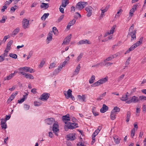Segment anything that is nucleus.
Returning a JSON list of instances; mask_svg holds the SVG:
<instances>
[{"label": "nucleus", "instance_id": "obj_62", "mask_svg": "<svg viewBox=\"0 0 146 146\" xmlns=\"http://www.w3.org/2000/svg\"><path fill=\"white\" fill-rule=\"evenodd\" d=\"M99 132L100 131H99V130L96 129V130L95 132L93 133L92 135H94L95 136H96L98 134Z\"/></svg>", "mask_w": 146, "mask_h": 146}, {"label": "nucleus", "instance_id": "obj_16", "mask_svg": "<svg viewBox=\"0 0 146 146\" xmlns=\"http://www.w3.org/2000/svg\"><path fill=\"white\" fill-rule=\"evenodd\" d=\"M71 35H70L67 36V37L64 39L62 44V45H67L68 44L70 40Z\"/></svg>", "mask_w": 146, "mask_h": 146}, {"label": "nucleus", "instance_id": "obj_47", "mask_svg": "<svg viewBox=\"0 0 146 146\" xmlns=\"http://www.w3.org/2000/svg\"><path fill=\"white\" fill-rule=\"evenodd\" d=\"M9 56L10 57L15 59L17 58V55L16 54L13 53H10Z\"/></svg>", "mask_w": 146, "mask_h": 146}, {"label": "nucleus", "instance_id": "obj_34", "mask_svg": "<svg viewBox=\"0 0 146 146\" xmlns=\"http://www.w3.org/2000/svg\"><path fill=\"white\" fill-rule=\"evenodd\" d=\"M101 10L102 11V12L101 15L100 17H103L104 13L107 11L108 8L106 7L104 9H103L102 8L101 9Z\"/></svg>", "mask_w": 146, "mask_h": 146}, {"label": "nucleus", "instance_id": "obj_49", "mask_svg": "<svg viewBox=\"0 0 146 146\" xmlns=\"http://www.w3.org/2000/svg\"><path fill=\"white\" fill-rule=\"evenodd\" d=\"M17 7L16 5H15L14 7H13L11 8L10 11L12 12V13H14L15 12L17 9Z\"/></svg>", "mask_w": 146, "mask_h": 146}, {"label": "nucleus", "instance_id": "obj_23", "mask_svg": "<svg viewBox=\"0 0 146 146\" xmlns=\"http://www.w3.org/2000/svg\"><path fill=\"white\" fill-rule=\"evenodd\" d=\"M136 47H137L134 44L129 48L126 51L125 53V54L129 53L130 51L133 50Z\"/></svg>", "mask_w": 146, "mask_h": 146}, {"label": "nucleus", "instance_id": "obj_20", "mask_svg": "<svg viewBox=\"0 0 146 146\" xmlns=\"http://www.w3.org/2000/svg\"><path fill=\"white\" fill-rule=\"evenodd\" d=\"M80 64H78L76 67V68L73 73V76H76L77 75L80 70Z\"/></svg>", "mask_w": 146, "mask_h": 146}, {"label": "nucleus", "instance_id": "obj_8", "mask_svg": "<svg viewBox=\"0 0 146 146\" xmlns=\"http://www.w3.org/2000/svg\"><path fill=\"white\" fill-rule=\"evenodd\" d=\"M29 21L28 20L24 18L22 21V26L24 29L29 27Z\"/></svg>", "mask_w": 146, "mask_h": 146}, {"label": "nucleus", "instance_id": "obj_14", "mask_svg": "<svg viewBox=\"0 0 146 146\" xmlns=\"http://www.w3.org/2000/svg\"><path fill=\"white\" fill-rule=\"evenodd\" d=\"M91 41L88 40L84 39L80 40L78 43V45H82L83 44H91Z\"/></svg>", "mask_w": 146, "mask_h": 146}, {"label": "nucleus", "instance_id": "obj_30", "mask_svg": "<svg viewBox=\"0 0 146 146\" xmlns=\"http://www.w3.org/2000/svg\"><path fill=\"white\" fill-rule=\"evenodd\" d=\"M40 7L41 8H44L46 9L48 7L49 5L48 3H42L40 5Z\"/></svg>", "mask_w": 146, "mask_h": 146}, {"label": "nucleus", "instance_id": "obj_24", "mask_svg": "<svg viewBox=\"0 0 146 146\" xmlns=\"http://www.w3.org/2000/svg\"><path fill=\"white\" fill-rule=\"evenodd\" d=\"M108 107L106 105L103 104L102 108L100 110V111L102 113H104L108 110Z\"/></svg>", "mask_w": 146, "mask_h": 146}, {"label": "nucleus", "instance_id": "obj_51", "mask_svg": "<svg viewBox=\"0 0 146 146\" xmlns=\"http://www.w3.org/2000/svg\"><path fill=\"white\" fill-rule=\"evenodd\" d=\"M64 15H62L58 18V22H60L64 18Z\"/></svg>", "mask_w": 146, "mask_h": 146}, {"label": "nucleus", "instance_id": "obj_52", "mask_svg": "<svg viewBox=\"0 0 146 146\" xmlns=\"http://www.w3.org/2000/svg\"><path fill=\"white\" fill-rule=\"evenodd\" d=\"M83 54L82 53H81L78 56L77 58V60L79 62L80 60V59L82 58L83 56Z\"/></svg>", "mask_w": 146, "mask_h": 146}, {"label": "nucleus", "instance_id": "obj_28", "mask_svg": "<svg viewBox=\"0 0 146 146\" xmlns=\"http://www.w3.org/2000/svg\"><path fill=\"white\" fill-rule=\"evenodd\" d=\"M25 93L26 94V95H24L23 96V98H22L20 100H18V103H22L25 101V99L27 98V96L28 94H26V93Z\"/></svg>", "mask_w": 146, "mask_h": 146}, {"label": "nucleus", "instance_id": "obj_57", "mask_svg": "<svg viewBox=\"0 0 146 146\" xmlns=\"http://www.w3.org/2000/svg\"><path fill=\"white\" fill-rule=\"evenodd\" d=\"M92 113L95 116H97L98 115V113L95 111L94 108H93L92 109Z\"/></svg>", "mask_w": 146, "mask_h": 146}, {"label": "nucleus", "instance_id": "obj_61", "mask_svg": "<svg viewBox=\"0 0 146 146\" xmlns=\"http://www.w3.org/2000/svg\"><path fill=\"white\" fill-rule=\"evenodd\" d=\"M68 4V3H66L62 2V5L60 6H62V7L65 8Z\"/></svg>", "mask_w": 146, "mask_h": 146}, {"label": "nucleus", "instance_id": "obj_59", "mask_svg": "<svg viewBox=\"0 0 146 146\" xmlns=\"http://www.w3.org/2000/svg\"><path fill=\"white\" fill-rule=\"evenodd\" d=\"M45 63V62L44 61H42L39 65V67L40 68L42 67L43 65H44Z\"/></svg>", "mask_w": 146, "mask_h": 146}, {"label": "nucleus", "instance_id": "obj_17", "mask_svg": "<svg viewBox=\"0 0 146 146\" xmlns=\"http://www.w3.org/2000/svg\"><path fill=\"white\" fill-rule=\"evenodd\" d=\"M62 120L65 124H66L67 122L70 120L69 115L67 114L62 117Z\"/></svg>", "mask_w": 146, "mask_h": 146}, {"label": "nucleus", "instance_id": "obj_55", "mask_svg": "<svg viewBox=\"0 0 146 146\" xmlns=\"http://www.w3.org/2000/svg\"><path fill=\"white\" fill-rule=\"evenodd\" d=\"M63 67V65H62V64H60L57 68V70H58V72H60Z\"/></svg>", "mask_w": 146, "mask_h": 146}, {"label": "nucleus", "instance_id": "obj_3", "mask_svg": "<svg viewBox=\"0 0 146 146\" xmlns=\"http://www.w3.org/2000/svg\"><path fill=\"white\" fill-rule=\"evenodd\" d=\"M72 91L70 89H69L67 92L65 91H64V94L66 99H68L70 98L72 100L75 99L74 97L72 95Z\"/></svg>", "mask_w": 146, "mask_h": 146}, {"label": "nucleus", "instance_id": "obj_44", "mask_svg": "<svg viewBox=\"0 0 146 146\" xmlns=\"http://www.w3.org/2000/svg\"><path fill=\"white\" fill-rule=\"evenodd\" d=\"M53 32L54 33L55 35H57L58 34V31L56 27H53Z\"/></svg>", "mask_w": 146, "mask_h": 146}, {"label": "nucleus", "instance_id": "obj_26", "mask_svg": "<svg viewBox=\"0 0 146 146\" xmlns=\"http://www.w3.org/2000/svg\"><path fill=\"white\" fill-rule=\"evenodd\" d=\"M13 42V40H11L7 44L5 50H8V51H9L10 49L11 46Z\"/></svg>", "mask_w": 146, "mask_h": 146}, {"label": "nucleus", "instance_id": "obj_36", "mask_svg": "<svg viewBox=\"0 0 146 146\" xmlns=\"http://www.w3.org/2000/svg\"><path fill=\"white\" fill-rule=\"evenodd\" d=\"M49 13H45L41 17V19L42 20H45L48 17L49 15Z\"/></svg>", "mask_w": 146, "mask_h": 146}, {"label": "nucleus", "instance_id": "obj_64", "mask_svg": "<svg viewBox=\"0 0 146 146\" xmlns=\"http://www.w3.org/2000/svg\"><path fill=\"white\" fill-rule=\"evenodd\" d=\"M9 38V35L5 36L3 39V41L4 42H5L6 40Z\"/></svg>", "mask_w": 146, "mask_h": 146}, {"label": "nucleus", "instance_id": "obj_4", "mask_svg": "<svg viewBox=\"0 0 146 146\" xmlns=\"http://www.w3.org/2000/svg\"><path fill=\"white\" fill-rule=\"evenodd\" d=\"M19 73L24 76V77L27 79H33L34 77L32 74L30 73H26L22 71H20Z\"/></svg>", "mask_w": 146, "mask_h": 146}, {"label": "nucleus", "instance_id": "obj_6", "mask_svg": "<svg viewBox=\"0 0 146 146\" xmlns=\"http://www.w3.org/2000/svg\"><path fill=\"white\" fill-rule=\"evenodd\" d=\"M50 94L46 93H43L39 99L42 101H46L49 98Z\"/></svg>", "mask_w": 146, "mask_h": 146}, {"label": "nucleus", "instance_id": "obj_2", "mask_svg": "<svg viewBox=\"0 0 146 146\" xmlns=\"http://www.w3.org/2000/svg\"><path fill=\"white\" fill-rule=\"evenodd\" d=\"M18 70L20 71H22L23 70L25 72L30 73H33L35 72V70L33 69L28 66L20 67L19 68Z\"/></svg>", "mask_w": 146, "mask_h": 146}, {"label": "nucleus", "instance_id": "obj_42", "mask_svg": "<svg viewBox=\"0 0 146 146\" xmlns=\"http://www.w3.org/2000/svg\"><path fill=\"white\" fill-rule=\"evenodd\" d=\"M9 51H8V50H4L3 54H1V55L2 56H3L5 59V57H7L8 55V53Z\"/></svg>", "mask_w": 146, "mask_h": 146}, {"label": "nucleus", "instance_id": "obj_48", "mask_svg": "<svg viewBox=\"0 0 146 146\" xmlns=\"http://www.w3.org/2000/svg\"><path fill=\"white\" fill-rule=\"evenodd\" d=\"M135 11L132 8L130 11V12H129V16L131 17H132L133 16V13Z\"/></svg>", "mask_w": 146, "mask_h": 146}, {"label": "nucleus", "instance_id": "obj_11", "mask_svg": "<svg viewBox=\"0 0 146 146\" xmlns=\"http://www.w3.org/2000/svg\"><path fill=\"white\" fill-rule=\"evenodd\" d=\"M75 133H70L67 135V139L68 140L73 141L75 140L76 137Z\"/></svg>", "mask_w": 146, "mask_h": 146}, {"label": "nucleus", "instance_id": "obj_43", "mask_svg": "<svg viewBox=\"0 0 146 146\" xmlns=\"http://www.w3.org/2000/svg\"><path fill=\"white\" fill-rule=\"evenodd\" d=\"M42 104V102L35 101L34 102V105L36 106H38Z\"/></svg>", "mask_w": 146, "mask_h": 146}, {"label": "nucleus", "instance_id": "obj_12", "mask_svg": "<svg viewBox=\"0 0 146 146\" xmlns=\"http://www.w3.org/2000/svg\"><path fill=\"white\" fill-rule=\"evenodd\" d=\"M85 9L87 12V16L90 17L92 14V8L91 6H88Z\"/></svg>", "mask_w": 146, "mask_h": 146}, {"label": "nucleus", "instance_id": "obj_58", "mask_svg": "<svg viewBox=\"0 0 146 146\" xmlns=\"http://www.w3.org/2000/svg\"><path fill=\"white\" fill-rule=\"evenodd\" d=\"M139 100H146V96H140L139 97Z\"/></svg>", "mask_w": 146, "mask_h": 146}, {"label": "nucleus", "instance_id": "obj_18", "mask_svg": "<svg viewBox=\"0 0 146 146\" xmlns=\"http://www.w3.org/2000/svg\"><path fill=\"white\" fill-rule=\"evenodd\" d=\"M113 139L115 143L117 144L120 143L121 139V138L117 135L114 136Z\"/></svg>", "mask_w": 146, "mask_h": 146}, {"label": "nucleus", "instance_id": "obj_38", "mask_svg": "<svg viewBox=\"0 0 146 146\" xmlns=\"http://www.w3.org/2000/svg\"><path fill=\"white\" fill-rule=\"evenodd\" d=\"M120 111V109L117 107H115L112 110L113 112L116 113L117 112H119Z\"/></svg>", "mask_w": 146, "mask_h": 146}, {"label": "nucleus", "instance_id": "obj_35", "mask_svg": "<svg viewBox=\"0 0 146 146\" xmlns=\"http://www.w3.org/2000/svg\"><path fill=\"white\" fill-rule=\"evenodd\" d=\"M131 113L129 111H128L127 113L126 120L127 122L129 121V119L131 117Z\"/></svg>", "mask_w": 146, "mask_h": 146}, {"label": "nucleus", "instance_id": "obj_27", "mask_svg": "<svg viewBox=\"0 0 146 146\" xmlns=\"http://www.w3.org/2000/svg\"><path fill=\"white\" fill-rule=\"evenodd\" d=\"M14 76V74L11 73L8 76L5 77L4 78V80H9L11 79Z\"/></svg>", "mask_w": 146, "mask_h": 146}, {"label": "nucleus", "instance_id": "obj_33", "mask_svg": "<svg viewBox=\"0 0 146 146\" xmlns=\"http://www.w3.org/2000/svg\"><path fill=\"white\" fill-rule=\"evenodd\" d=\"M123 10L121 9L119 10V11L117 12V14L115 15V18H119L120 15L121 14V13L122 12Z\"/></svg>", "mask_w": 146, "mask_h": 146}, {"label": "nucleus", "instance_id": "obj_15", "mask_svg": "<svg viewBox=\"0 0 146 146\" xmlns=\"http://www.w3.org/2000/svg\"><path fill=\"white\" fill-rule=\"evenodd\" d=\"M45 122L48 125H50L52 124L55 122V119L53 118H47L45 120Z\"/></svg>", "mask_w": 146, "mask_h": 146}, {"label": "nucleus", "instance_id": "obj_53", "mask_svg": "<svg viewBox=\"0 0 146 146\" xmlns=\"http://www.w3.org/2000/svg\"><path fill=\"white\" fill-rule=\"evenodd\" d=\"M131 59V58L130 57H129L128 59L125 62V65L127 66L129 64V61Z\"/></svg>", "mask_w": 146, "mask_h": 146}, {"label": "nucleus", "instance_id": "obj_60", "mask_svg": "<svg viewBox=\"0 0 146 146\" xmlns=\"http://www.w3.org/2000/svg\"><path fill=\"white\" fill-rule=\"evenodd\" d=\"M24 107L25 110H28L29 109V108H30V106H29L27 104H25L24 105Z\"/></svg>", "mask_w": 146, "mask_h": 146}, {"label": "nucleus", "instance_id": "obj_46", "mask_svg": "<svg viewBox=\"0 0 146 146\" xmlns=\"http://www.w3.org/2000/svg\"><path fill=\"white\" fill-rule=\"evenodd\" d=\"M136 107H137V108L136 109V114L138 116L139 115L138 114V113H140V107H139V106H137Z\"/></svg>", "mask_w": 146, "mask_h": 146}, {"label": "nucleus", "instance_id": "obj_5", "mask_svg": "<svg viewBox=\"0 0 146 146\" xmlns=\"http://www.w3.org/2000/svg\"><path fill=\"white\" fill-rule=\"evenodd\" d=\"M52 130L54 133L55 134L58 136V135L57 133L59 131V125L58 123L56 121H55L54 123L52 128Z\"/></svg>", "mask_w": 146, "mask_h": 146}, {"label": "nucleus", "instance_id": "obj_32", "mask_svg": "<svg viewBox=\"0 0 146 146\" xmlns=\"http://www.w3.org/2000/svg\"><path fill=\"white\" fill-rule=\"evenodd\" d=\"M128 93L127 92L126 94L123 96L122 97L120 98V99L123 101H126L127 99V94Z\"/></svg>", "mask_w": 146, "mask_h": 146}, {"label": "nucleus", "instance_id": "obj_10", "mask_svg": "<svg viewBox=\"0 0 146 146\" xmlns=\"http://www.w3.org/2000/svg\"><path fill=\"white\" fill-rule=\"evenodd\" d=\"M69 129H72L78 127V124L75 123L69 122L67 123L66 125Z\"/></svg>", "mask_w": 146, "mask_h": 146}, {"label": "nucleus", "instance_id": "obj_40", "mask_svg": "<svg viewBox=\"0 0 146 146\" xmlns=\"http://www.w3.org/2000/svg\"><path fill=\"white\" fill-rule=\"evenodd\" d=\"M7 19V17L5 16H3L2 19L0 20V23H5Z\"/></svg>", "mask_w": 146, "mask_h": 146}, {"label": "nucleus", "instance_id": "obj_56", "mask_svg": "<svg viewBox=\"0 0 146 146\" xmlns=\"http://www.w3.org/2000/svg\"><path fill=\"white\" fill-rule=\"evenodd\" d=\"M124 76L125 75L124 74H123L121 75L118 78V81H120L122 80L124 78Z\"/></svg>", "mask_w": 146, "mask_h": 146}, {"label": "nucleus", "instance_id": "obj_13", "mask_svg": "<svg viewBox=\"0 0 146 146\" xmlns=\"http://www.w3.org/2000/svg\"><path fill=\"white\" fill-rule=\"evenodd\" d=\"M116 27V26L115 25L113 26L111 28L109 31L107 32L105 34L104 36V37H106L109 35L113 34L114 32V30Z\"/></svg>", "mask_w": 146, "mask_h": 146}, {"label": "nucleus", "instance_id": "obj_45", "mask_svg": "<svg viewBox=\"0 0 146 146\" xmlns=\"http://www.w3.org/2000/svg\"><path fill=\"white\" fill-rule=\"evenodd\" d=\"M135 130L134 128L131 130V137L133 138L134 136L135 135Z\"/></svg>", "mask_w": 146, "mask_h": 146}, {"label": "nucleus", "instance_id": "obj_41", "mask_svg": "<svg viewBox=\"0 0 146 146\" xmlns=\"http://www.w3.org/2000/svg\"><path fill=\"white\" fill-rule=\"evenodd\" d=\"M95 80V76L94 75H92L89 81V83L90 84L93 83L94 81Z\"/></svg>", "mask_w": 146, "mask_h": 146}, {"label": "nucleus", "instance_id": "obj_39", "mask_svg": "<svg viewBox=\"0 0 146 146\" xmlns=\"http://www.w3.org/2000/svg\"><path fill=\"white\" fill-rule=\"evenodd\" d=\"M101 85L100 82L98 80L97 82H95L94 84H92L91 86L92 87H95L97 86L100 85Z\"/></svg>", "mask_w": 146, "mask_h": 146}, {"label": "nucleus", "instance_id": "obj_22", "mask_svg": "<svg viewBox=\"0 0 146 146\" xmlns=\"http://www.w3.org/2000/svg\"><path fill=\"white\" fill-rule=\"evenodd\" d=\"M76 21L75 19H73L71 20L68 24L67 26V28L69 29H70L71 26L74 25Z\"/></svg>", "mask_w": 146, "mask_h": 146}, {"label": "nucleus", "instance_id": "obj_21", "mask_svg": "<svg viewBox=\"0 0 146 146\" xmlns=\"http://www.w3.org/2000/svg\"><path fill=\"white\" fill-rule=\"evenodd\" d=\"M52 32L51 31L49 32L47 36L46 40L48 41V44L52 40Z\"/></svg>", "mask_w": 146, "mask_h": 146}, {"label": "nucleus", "instance_id": "obj_37", "mask_svg": "<svg viewBox=\"0 0 146 146\" xmlns=\"http://www.w3.org/2000/svg\"><path fill=\"white\" fill-rule=\"evenodd\" d=\"M19 28H17L13 31L12 33V35L13 36H15L19 32Z\"/></svg>", "mask_w": 146, "mask_h": 146}, {"label": "nucleus", "instance_id": "obj_1", "mask_svg": "<svg viewBox=\"0 0 146 146\" xmlns=\"http://www.w3.org/2000/svg\"><path fill=\"white\" fill-rule=\"evenodd\" d=\"M87 5V2L80 1L77 4L76 6V8L78 10H81Z\"/></svg>", "mask_w": 146, "mask_h": 146}, {"label": "nucleus", "instance_id": "obj_19", "mask_svg": "<svg viewBox=\"0 0 146 146\" xmlns=\"http://www.w3.org/2000/svg\"><path fill=\"white\" fill-rule=\"evenodd\" d=\"M18 93L17 92H15V93H13L10 96L7 100V102L9 103L11 102L13 99L14 98L16 95Z\"/></svg>", "mask_w": 146, "mask_h": 146}, {"label": "nucleus", "instance_id": "obj_7", "mask_svg": "<svg viewBox=\"0 0 146 146\" xmlns=\"http://www.w3.org/2000/svg\"><path fill=\"white\" fill-rule=\"evenodd\" d=\"M139 100V99L138 97L134 96L131 98L130 100L126 101V103L128 104H129L131 103H135L138 102Z\"/></svg>", "mask_w": 146, "mask_h": 146}, {"label": "nucleus", "instance_id": "obj_9", "mask_svg": "<svg viewBox=\"0 0 146 146\" xmlns=\"http://www.w3.org/2000/svg\"><path fill=\"white\" fill-rule=\"evenodd\" d=\"M136 32L135 31H130L129 32L128 35L131 37V41L132 42L135 41L136 39Z\"/></svg>", "mask_w": 146, "mask_h": 146}, {"label": "nucleus", "instance_id": "obj_50", "mask_svg": "<svg viewBox=\"0 0 146 146\" xmlns=\"http://www.w3.org/2000/svg\"><path fill=\"white\" fill-rule=\"evenodd\" d=\"M56 65V64H55L54 62L51 63L50 65L49 68L52 69L53 68L55 67Z\"/></svg>", "mask_w": 146, "mask_h": 146}, {"label": "nucleus", "instance_id": "obj_25", "mask_svg": "<svg viewBox=\"0 0 146 146\" xmlns=\"http://www.w3.org/2000/svg\"><path fill=\"white\" fill-rule=\"evenodd\" d=\"M143 37H141L140 38L139 41L135 43H134V44L137 47L139 46L141 44H142L143 41Z\"/></svg>", "mask_w": 146, "mask_h": 146}, {"label": "nucleus", "instance_id": "obj_54", "mask_svg": "<svg viewBox=\"0 0 146 146\" xmlns=\"http://www.w3.org/2000/svg\"><path fill=\"white\" fill-rule=\"evenodd\" d=\"M113 56H110L107 58H106L105 60L104 61V62H106V61H109L111 60L112 59H113Z\"/></svg>", "mask_w": 146, "mask_h": 146}, {"label": "nucleus", "instance_id": "obj_63", "mask_svg": "<svg viewBox=\"0 0 146 146\" xmlns=\"http://www.w3.org/2000/svg\"><path fill=\"white\" fill-rule=\"evenodd\" d=\"M1 126L2 129H5L7 128V125L6 123L1 124Z\"/></svg>", "mask_w": 146, "mask_h": 146}, {"label": "nucleus", "instance_id": "obj_31", "mask_svg": "<svg viewBox=\"0 0 146 146\" xmlns=\"http://www.w3.org/2000/svg\"><path fill=\"white\" fill-rule=\"evenodd\" d=\"M116 113H115L113 111H111L110 115V117L111 118V119L112 120H113L116 118Z\"/></svg>", "mask_w": 146, "mask_h": 146}, {"label": "nucleus", "instance_id": "obj_29", "mask_svg": "<svg viewBox=\"0 0 146 146\" xmlns=\"http://www.w3.org/2000/svg\"><path fill=\"white\" fill-rule=\"evenodd\" d=\"M108 80V78L107 77H106L104 78H102L99 80L100 83L101 84H103V83L106 82Z\"/></svg>", "mask_w": 146, "mask_h": 146}]
</instances>
